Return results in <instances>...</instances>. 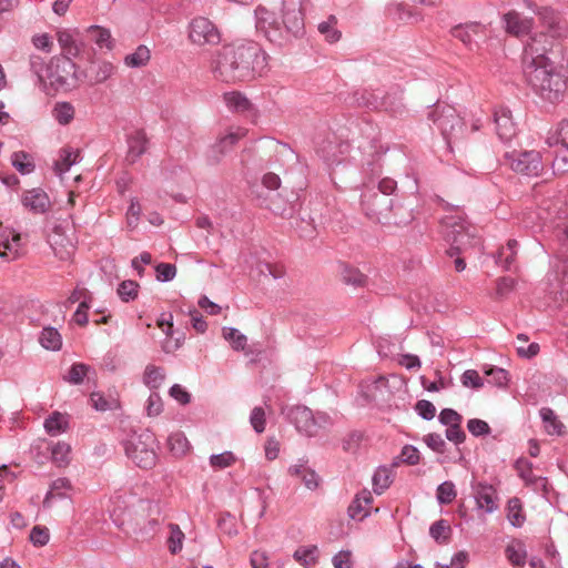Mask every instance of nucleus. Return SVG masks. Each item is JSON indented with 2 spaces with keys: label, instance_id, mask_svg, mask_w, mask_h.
<instances>
[{
  "label": "nucleus",
  "instance_id": "f257e3e1",
  "mask_svg": "<svg viewBox=\"0 0 568 568\" xmlns=\"http://www.w3.org/2000/svg\"><path fill=\"white\" fill-rule=\"evenodd\" d=\"M551 42L542 33L529 38L524 48L523 70L527 83L541 100L556 103L567 90V77L549 57Z\"/></svg>",
  "mask_w": 568,
  "mask_h": 568
},
{
  "label": "nucleus",
  "instance_id": "f03ea898",
  "mask_svg": "<svg viewBox=\"0 0 568 568\" xmlns=\"http://www.w3.org/2000/svg\"><path fill=\"white\" fill-rule=\"evenodd\" d=\"M267 69V55L253 42H233L222 47L211 63L214 78L226 83L251 81Z\"/></svg>",
  "mask_w": 568,
  "mask_h": 568
},
{
  "label": "nucleus",
  "instance_id": "7ed1b4c3",
  "mask_svg": "<svg viewBox=\"0 0 568 568\" xmlns=\"http://www.w3.org/2000/svg\"><path fill=\"white\" fill-rule=\"evenodd\" d=\"M362 205L365 214L384 224H406L413 220L410 211L395 204L394 199L385 194L367 190L362 195Z\"/></svg>",
  "mask_w": 568,
  "mask_h": 568
},
{
  "label": "nucleus",
  "instance_id": "20e7f679",
  "mask_svg": "<svg viewBox=\"0 0 568 568\" xmlns=\"http://www.w3.org/2000/svg\"><path fill=\"white\" fill-rule=\"evenodd\" d=\"M440 227L444 239L450 243L447 253L452 257L480 244V239L476 236L473 227L458 215L443 217Z\"/></svg>",
  "mask_w": 568,
  "mask_h": 568
},
{
  "label": "nucleus",
  "instance_id": "39448f33",
  "mask_svg": "<svg viewBox=\"0 0 568 568\" xmlns=\"http://www.w3.org/2000/svg\"><path fill=\"white\" fill-rule=\"evenodd\" d=\"M128 458L138 467L150 469L158 460V443L155 435L150 430L132 434L124 444Z\"/></svg>",
  "mask_w": 568,
  "mask_h": 568
},
{
  "label": "nucleus",
  "instance_id": "423d86ee",
  "mask_svg": "<svg viewBox=\"0 0 568 568\" xmlns=\"http://www.w3.org/2000/svg\"><path fill=\"white\" fill-rule=\"evenodd\" d=\"M287 419L294 424L297 432L306 436H315L321 428L331 424V418L326 413L313 412L306 406H294L287 410L283 409Z\"/></svg>",
  "mask_w": 568,
  "mask_h": 568
},
{
  "label": "nucleus",
  "instance_id": "0eeeda50",
  "mask_svg": "<svg viewBox=\"0 0 568 568\" xmlns=\"http://www.w3.org/2000/svg\"><path fill=\"white\" fill-rule=\"evenodd\" d=\"M68 230L69 216H52L48 222V243L54 255L60 260H68L70 257Z\"/></svg>",
  "mask_w": 568,
  "mask_h": 568
},
{
  "label": "nucleus",
  "instance_id": "6e6552de",
  "mask_svg": "<svg viewBox=\"0 0 568 568\" xmlns=\"http://www.w3.org/2000/svg\"><path fill=\"white\" fill-rule=\"evenodd\" d=\"M429 116L440 130L448 145L452 140L458 138L459 133L463 131L464 122L456 110L452 106H443L440 111L439 106H437L429 113Z\"/></svg>",
  "mask_w": 568,
  "mask_h": 568
},
{
  "label": "nucleus",
  "instance_id": "1a4fd4ad",
  "mask_svg": "<svg viewBox=\"0 0 568 568\" xmlns=\"http://www.w3.org/2000/svg\"><path fill=\"white\" fill-rule=\"evenodd\" d=\"M505 160L513 171L527 176H537L542 170L541 156L537 151L507 152Z\"/></svg>",
  "mask_w": 568,
  "mask_h": 568
},
{
  "label": "nucleus",
  "instance_id": "9d476101",
  "mask_svg": "<svg viewBox=\"0 0 568 568\" xmlns=\"http://www.w3.org/2000/svg\"><path fill=\"white\" fill-rule=\"evenodd\" d=\"M470 489L478 511L493 514L498 510L499 497L497 489L491 484L473 478Z\"/></svg>",
  "mask_w": 568,
  "mask_h": 568
},
{
  "label": "nucleus",
  "instance_id": "9b49d317",
  "mask_svg": "<svg viewBox=\"0 0 568 568\" xmlns=\"http://www.w3.org/2000/svg\"><path fill=\"white\" fill-rule=\"evenodd\" d=\"M189 38L197 45L220 43L221 34L216 26L207 18L196 17L189 26Z\"/></svg>",
  "mask_w": 568,
  "mask_h": 568
},
{
  "label": "nucleus",
  "instance_id": "f8f14e48",
  "mask_svg": "<svg viewBox=\"0 0 568 568\" xmlns=\"http://www.w3.org/2000/svg\"><path fill=\"white\" fill-rule=\"evenodd\" d=\"M524 4L535 14H537L544 27L548 29V33L546 34L549 41L552 43L551 39L561 38L566 34V28L560 24L557 13L548 7H538L532 3L530 0H524Z\"/></svg>",
  "mask_w": 568,
  "mask_h": 568
},
{
  "label": "nucleus",
  "instance_id": "ddd939ff",
  "mask_svg": "<svg viewBox=\"0 0 568 568\" xmlns=\"http://www.w3.org/2000/svg\"><path fill=\"white\" fill-rule=\"evenodd\" d=\"M256 30L263 33L271 42L280 43L283 39L282 22H278L274 13L264 7L255 10Z\"/></svg>",
  "mask_w": 568,
  "mask_h": 568
},
{
  "label": "nucleus",
  "instance_id": "4468645a",
  "mask_svg": "<svg viewBox=\"0 0 568 568\" xmlns=\"http://www.w3.org/2000/svg\"><path fill=\"white\" fill-rule=\"evenodd\" d=\"M283 32L298 36L304 30V18L302 12V1L291 0L287 6L283 1Z\"/></svg>",
  "mask_w": 568,
  "mask_h": 568
},
{
  "label": "nucleus",
  "instance_id": "2eb2a0df",
  "mask_svg": "<svg viewBox=\"0 0 568 568\" xmlns=\"http://www.w3.org/2000/svg\"><path fill=\"white\" fill-rule=\"evenodd\" d=\"M246 132L243 128H231L211 146L209 160L212 163H217L222 155L246 135Z\"/></svg>",
  "mask_w": 568,
  "mask_h": 568
},
{
  "label": "nucleus",
  "instance_id": "dca6fc26",
  "mask_svg": "<svg viewBox=\"0 0 568 568\" xmlns=\"http://www.w3.org/2000/svg\"><path fill=\"white\" fill-rule=\"evenodd\" d=\"M496 133L503 142L510 141L517 134V125L513 120L511 111L506 106H497L494 110Z\"/></svg>",
  "mask_w": 568,
  "mask_h": 568
},
{
  "label": "nucleus",
  "instance_id": "f3484780",
  "mask_svg": "<svg viewBox=\"0 0 568 568\" xmlns=\"http://www.w3.org/2000/svg\"><path fill=\"white\" fill-rule=\"evenodd\" d=\"M452 36L473 49L486 37V27L479 22H467L453 28Z\"/></svg>",
  "mask_w": 568,
  "mask_h": 568
},
{
  "label": "nucleus",
  "instance_id": "a211bd4d",
  "mask_svg": "<svg viewBox=\"0 0 568 568\" xmlns=\"http://www.w3.org/2000/svg\"><path fill=\"white\" fill-rule=\"evenodd\" d=\"M503 21L508 33L523 37L528 34L534 27V19L526 17L516 10H511L504 14Z\"/></svg>",
  "mask_w": 568,
  "mask_h": 568
},
{
  "label": "nucleus",
  "instance_id": "6ab92c4d",
  "mask_svg": "<svg viewBox=\"0 0 568 568\" xmlns=\"http://www.w3.org/2000/svg\"><path fill=\"white\" fill-rule=\"evenodd\" d=\"M223 101L231 112L245 115H255L256 113L253 103L239 91L225 92Z\"/></svg>",
  "mask_w": 568,
  "mask_h": 568
},
{
  "label": "nucleus",
  "instance_id": "aec40b11",
  "mask_svg": "<svg viewBox=\"0 0 568 568\" xmlns=\"http://www.w3.org/2000/svg\"><path fill=\"white\" fill-rule=\"evenodd\" d=\"M22 204L34 213H44L50 206V200L42 189L36 187L23 193Z\"/></svg>",
  "mask_w": 568,
  "mask_h": 568
},
{
  "label": "nucleus",
  "instance_id": "412c9836",
  "mask_svg": "<svg viewBox=\"0 0 568 568\" xmlns=\"http://www.w3.org/2000/svg\"><path fill=\"white\" fill-rule=\"evenodd\" d=\"M19 233L9 232L0 235V257L16 260L19 256L21 246Z\"/></svg>",
  "mask_w": 568,
  "mask_h": 568
},
{
  "label": "nucleus",
  "instance_id": "4be33fe9",
  "mask_svg": "<svg viewBox=\"0 0 568 568\" xmlns=\"http://www.w3.org/2000/svg\"><path fill=\"white\" fill-rule=\"evenodd\" d=\"M373 501L372 494L368 490H364L356 495L355 499L348 507V515L352 519L363 520L369 514V505Z\"/></svg>",
  "mask_w": 568,
  "mask_h": 568
},
{
  "label": "nucleus",
  "instance_id": "5701e85b",
  "mask_svg": "<svg viewBox=\"0 0 568 568\" xmlns=\"http://www.w3.org/2000/svg\"><path fill=\"white\" fill-rule=\"evenodd\" d=\"M151 60V50L145 44H140L131 53L123 58V63L130 69H140L149 64Z\"/></svg>",
  "mask_w": 568,
  "mask_h": 568
},
{
  "label": "nucleus",
  "instance_id": "b1692460",
  "mask_svg": "<svg viewBox=\"0 0 568 568\" xmlns=\"http://www.w3.org/2000/svg\"><path fill=\"white\" fill-rule=\"evenodd\" d=\"M539 415L548 435L561 436L565 433V425L551 408L542 407Z\"/></svg>",
  "mask_w": 568,
  "mask_h": 568
},
{
  "label": "nucleus",
  "instance_id": "393cba45",
  "mask_svg": "<svg viewBox=\"0 0 568 568\" xmlns=\"http://www.w3.org/2000/svg\"><path fill=\"white\" fill-rule=\"evenodd\" d=\"M44 429L50 436H58L69 428V416L59 412H53L44 420Z\"/></svg>",
  "mask_w": 568,
  "mask_h": 568
},
{
  "label": "nucleus",
  "instance_id": "a878e982",
  "mask_svg": "<svg viewBox=\"0 0 568 568\" xmlns=\"http://www.w3.org/2000/svg\"><path fill=\"white\" fill-rule=\"evenodd\" d=\"M165 381V371L160 366L149 364L143 373V384L151 390L156 392Z\"/></svg>",
  "mask_w": 568,
  "mask_h": 568
},
{
  "label": "nucleus",
  "instance_id": "bb28decb",
  "mask_svg": "<svg viewBox=\"0 0 568 568\" xmlns=\"http://www.w3.org/2000/svg\"><path fill=\"white\" fill-rule=\"evenodd\" d=\"M84 384L88 389L95 387V371L85 364H73V385Z\"/></svg>",
  "mask_w": 568,
  "mask_h": 568
},
{
  "label": "nucleus",
  "instance_id": "cd10ccee",
  "mask_svg": "<svg viewBox=\"0 0 568 568\" xmlns=\"http://www.w3.org/2000/svg\"><path fill=\"white\" fill-rule=\"evenodd\" d=\"M116 72V67L110 61H100L91 67L89 79L92 83H103Z\"/></svg>",
  "mask_w": 568,
  "mask_h": 568
},
{
  "label": "nucleus",
  "instance_id": "c85d7f7f",
  "mask_svg": "<svg viewBox=\"0 0 568 568\" xmlns=\"http://www.w3.org/2000/svg\"><path fill=\"white\" fill-rule=\"evenodd\" d=\"M71 169V148L64 145L61 148L52 161L54 174L63 180V175Z\"/></svg>",
  "mask_w": 568,
  "mask_h": 568
},
{
  "label": "nucleus",
  "instance_id": "c756f323",
  "mask_svg": "<svg viewBox=\"0 0 568 568\" xmlns=\"http://www.w3.org/2000/svg\"><path fill=\"white\" fill-rule=\"evenodd\" d=\"M129 145V158L132 161H135L139 156H141L148 146V139L143 131L133 132L128 139Z\"/></svg>",
  "mask_w": 568,
  "mask_h": 568
},
{
  "label": "nucleus",
  "instance_id": "7c9ffc66",
  "mask_svg": "<svg viewBox=\"0 0 568 568\" xmlns=\"http://www.w3.org/2000/svg\"><path fill=\"white\" fill-rule=\"evenodd\" d=\"M546 143L548 146H567L568 148V120L561 121L548 132Z\"/></svg>",
  "mask_w": 568,
  "mask_h": 568
},
{
  "label": "nucleus",
  "instance_id": "2f4dec72",
  "mask_svg": "<svg viewBox=\"0 0 568 568\" xmlns=\"http://www.w3.org/2000/svg\"><path fill=\"white\" fill-rule=\"evenodd\" d=\"M341 277L345 284L354 287H363L367 283V276L365 274L358 268L346 264L341 265Z\"/></svg>",
  "mask_w": 568,
  "mask_h": 568
},
{
  "label": "nucleus",
  "instance_id": "473e14b6",
  "mask_svg": "<svg viewBox=\"0 0 568 568\" xmlns=\"http://www.w3.org/2000/svg\"><path fill=\"white\" fill-rule=\"evenodd\" d=\"M88 32L90 33L92 41H94L100 49L105 48L110 51L114 48V40L110 30L99 26H91L88 29Z\"/></svg>",
  "mask_w": 568,
  "mask_h": 568
},
{
  "label": "nucleus",
  "instance_id": "72a5a7b5",
  "mask_svg": "<svg viewBox=\"0 0 568 568\" xmlns=\"http://www.w3.org/2000/svg\"><path fill=\"white\" fill-rule=\"evenodd\" d=\"M507 519L514 527H521L525 524L526 517L523 511V505L519 498L513 497L507 504Z\"/></svg>",
  "mask_w": 568,
  "mask_h": 568
},
{
  "label": "nucleus",
  "instance_id": "f704fd0d",
  "mask_svg": "<svg viewBox=\"0 0 568 568\" xmlns=\"http://www.w3.org/2000/svg\"><path fill=\"white\" fill-rule=\"evenodd\" d=\"M518 243L516 240H509L505 247H501L496 256V263L509 271L515 261Z\"/></svg>",
  "mask_w": 568,
  "mask_h": 568
},
{
  "label": "nucleus",
  "instance_id": "c9c22d12",
  "mask_svg": "<svg viewBox=\"0 0 568 568\" xmlns=\"http://www.w3.org/2000/svg\"><path fill=\"white\" fill-rule=\"evenodd\" d=\"M11 164L21 174H30L36 168L32 156L24 151L14 152L11 156Z\"/></svg>",
  "mask_w": 568,
  "mask_h": 568
},
{
  "label": "nucleus",
  "instance_id": "e433bc0d",
  "mask_svg": "<svg viewBox=\"0 0 568 568\" xmlns=\"http://www.w3.org/2000/svg\"><path fill=\"white\" fill-rule=\"evenodd\" d=\"M222 335L231 347L236 351H244L247 345V337L235 327H223Z\"/></svg>",
  "mask_w": 568,
  "mask_h": 568
},
{
  "label": "nucleus",
  "instance_id": "4c0bfd02",
  "mask_svg": "<svg viewBox=\"0 0 568 568\" xmlns=\"http://www.w3.org/2000/svg\"><path fill=\"white\" fill-rule=\"evenodd\" d=\"M168 444L171 453L175 456L185 455L191 447L186 436L181 432L171 434L168 438Z\"/></svg>",
  "mask_w": 568,
  "mask_h": 568
},
{
  "label": "nucleus",
  "instance_id": "58836bf2",
  "mask_svg": "<svg viewBox=\"0 0 568 568\" xmlns=\"http://www.w3.org/2000/svg\"><path fill=\"white\" fill-rule=\"evenodd\" d=\"M91 406L98 412H106L118 408V399L113 396L105 398L103 394L99 392H92L90 394Z\"/></svg>",
  "mask_w": 568,
  "mask_h": 568
},
{
  "label": "nucleus",
  "instance_id": "ea45409f",
  "mask_svg": "<svg viewBox=\"0 0 568 568\" xmlns=\"http://www.w3.org/2000/svg\"><path fill=\"white\" fill-rule=\"evenodd\" d=\"M71 447L68 443H57L51 447L52 462L58 467H67L70 464Z\"/></svg>",
  "mask_w": 568,
  "mask_h": 568
},
{
  "label": "nucleus",
  "instance_id": "a19ab883",
  "mask_svg": "<svg viewBox=\"0 0 568 568\" xmlns=\"http://www.w3.org/2000/svg\"><path fill=\"white\" fill-rule=\"evenodd\" d=\"M392 480V470L385 466L378 467L373 476L374 491L381 495L389 487Z\"/></svg>",
  "mask_w": 568,
  "mask_h": 568
},
{
  "label": "nucleus",
  "instance_id": "79ce46f5",
  "mask_svg": "<svg viewBox=\"0 0 568 568\" xmlns=\"http://www.w3.org/2000/svg\"><path fill=\"white\" fill-rule=\"evenodd\" d=\"M336 24V18L331 16L326 21L321 22L317 27L320 33L329 43L337 42L341 39V31L337 30Z\"/></svg>",
  "mask_w": 568,
  "mask_h": 568
},
{
  "label": "nucleus",
  "instance_id": "37998d69",
  "mask_svg": "<svg viewBox=\"0 0 568 568\" xmlns=\"http://www.w3.org/2000/svg\"><path fill=\"white\" fill-rule=\"evenodd\" d=\"M170 536L168 538V547L171 554L175 555L183 548L184 532L181 530L179 525L169 524Z\"/></svg>",
  "mask_w": 568,
  "mask_h": 568
},
{
  "label": "nucleus",
  "instance_id": "c03bdc74",
  "mask_svg": "<svg viewBox=\"0 0 568 568\" xmlns=\"http://www.w3.org/2000/svg\"><path fill=\"white\" fill-rule=\"evenodd\" d=\"M40 343L44 348L51 351H57L62 345L61 336L53 327L43 328L40 336Z\"/></svg>",
  "mask_w": 568,
  "mask_h": 568
},
{
  "label": "nucleus",
  "instance_id": "a18cd8bd",
  "mask_svg": "<svg viewBox=\"0 0 568 568\" xmlns=\"http://www.w3.org/2000/svg\"><path fill=\"white\" fill-rule=\"evenodd\" d=\"M484 373L488 377V379H487L488 384H491V385H495L498 387H504L509 382V374L504 368L490 366V367H486L484 369Z\"/></svg>",
  "mask_w": 568,
  "mask_h": 568
},
{
  "label": "nucleus",
  "instance_id": "49530a36",
  "mask_svg": "<svg viewBox=\"0 0 568 568\" xmlns=\"http://www.w3.org/2000/svg\"><path fill=\"white\" fill-rule=\"evenodd\" d=\"M318 548L316 546L301 547L294 552V558L305 567H310L317 561Z\"/></svg>",
  "mask_w": 568,
  "mask_h": 568
},
{
  "label": "nucleus",
  "instance_id": "de8ad7c7",
  "mask_svg": "<svg viewBox=\"0 0 568 568\" xmlns=\"http://www.w3.org/2000/svg\"><path fill=\"white\" fill-rule=\"evenodd\" d=\"M506 555H507L508 560L514 566L524 565L526 561V557H527L525 546L520 541L513 542L511 545H508L506 548Z\"/></svg>",
  "mask_w": 568,
  "mask_h": 568
},
{
  "label": "nucleus",
  "instance_id": "09e8293b",
  "mask_svg": "<svg viewBox=\"0 0 568 568\" xmlns=\"http://www.w3.org/2000/svg\"><path fill=\"white\" fill-rule=\"evenodd\" d=\"M528 342V336L525 334H518L517 335V353L520 357L524 358H531L536 356L539 353V345L537 343H531L528 346H526V343Z\"/></svg>",
  "mask_w": 568,
  "mask_h": 568
},
{
  "label": "nucleus",
  "instance_id": "8fccbe9b",
  "mask_svg": "<svg viewBox=\"0 0 568 568\" xmlns=\"http://www.w3.org/2000/svg\"><path fill=\"white\" fill-rule=\"evenodd\" d=\"M122 503L123 501L121 500V496H116L111 499L112 507L109 508V513L113 523L119 527L126 524L128 520L125 518V514H130V510L126 507L122 509Z\"/></svg>",
  "mask_w": 568,
  "mask_h": 568
},
{
  "label": "nucleus",
  "instance_id": "3c124183",
  "mask_svg": "<svg viewBox=\"0 0 568 568\" xmlns=\"http://www.w3.org/2000/svg\"><path fill=\"white\" fill-rule=\"evenodd\" d=\"M437 500L440 505H448L456 498V488L453 481H444L437 487Z\"/></svg>",
  "mask_w": 568,
  "mask_h": 568
},
{
  "label": "nucleus",
  "instance_id": "603ef678",
  "mask_svg": "<svg viewBox=\"0 0 568 568\" xmlns=\"http://www.w3.org/2000/svg\"><path fill=\"white\" fill-rule=\"evenodd\" d=\"M236 462V457L232 452H223L210 456V465L214 469H224L232 466Z\"/></svg>",
  "mask_w": 568,
  "mask_h": 568
},
{
  "label": "nucleus",
  "instance_id": "864d4df0",
  "mask_svg": "<svg viewBox=\"0 0 568 568\" xmlns=\"http://www.w3.org/2000/svg\"><path fill=\"white\" fill-rule=\"evenodd\" d=\"M69 488H70V481H69L68 478H58V479H55L52 483L51 489L48 493V495L45 496V499H44L43 504L45 506H49L52 498H54V497H63L65 495L64 490H68Z\"/></svg>",
  "mask_w": 568,
  "mask_h": 568
},
{
  "label": "nucleus",
  "instance_id": "5fc2aeb1",
  "mask_svg": "<svg viewBox=\"0 0 568 568\" xmlns=\"http://www.w3.org/2000/svg\"><path fill=\"white\" fill-rule=\"evenodd\" d=\"M139 284L134 281H123L118 287V294L124 302L133 301L138 296Z\"/></svg>",
  "mask_w": 568,
  "mask_h": 568
},
{
  "label": "nucleus",
  "instance_id": "6e6d98bb",
  "mask_svg": "<svg viewBox=\"0 0 568 568\" xmlns=\"http://www.w3.org/2000/svg\"><path fill=\"white\" fill-rule=\"evenodd\" d=\"M156 280L162 283L172 281L176 275V267L174 264L160 263L155 266Z\"/></svg>",
  "mask_w": 568,
  "mask_h": 568
},
{
  "label": "nucleus",
  "instance_id": "4d7b16f0",
  "mask_svg": "<svg viewBox=\"0 0 568 568\" xmlns=\"http://www.w3.org/2000/svg\"><path fill=\"white\" fill-rule=\"evenodd\" d=\"M250 423L256 433H263L266 426L265 410L262 407H254L250 415Z\"/></svg>",
  "mask_w": 568,
  "mask_h": 568
},
{
  "label": "nucleus",
  "instance_id": "13d9d810",
  "mask_svg": "<svg viewBox=\"0 0 568 568\" xmlns=\"http://www.w3.org/2000/svg\"><path fill=\"white\" fill-rule=\"evenodd\" d=\"M559 150L556 153V156L552 161V169L558 173H567L568 172V148L567 146H558Z\"/></svg>",
  "mask_w": 568,
  "mask_h": 568
},
{
  "label": "nucleus",
  "instance_id": "bf43d9fd",
  "mask_svg": "<svg viewBox=\"0 0 568 568\" xmlns=\"http://www.w3.org/2000/svg\"><path fill=\"white\" fill-rule=\"evenodd\" d=\"M462 384L465 387L478 389L484 386V381L475 369H467L462 375Z\"/></svg>",
  "mask_w": 568,
  "mask_h": 568
},
{
  "label": "nucleus",
  "instance_id": "052dcab7",
  "mask_svg": "<svg viewBox=\"0 0 568 568\" xmlns=\"http://www.w3.org/2000/svg\"><path fill=\"white\" fill-rule=\"evenodd\" d=\"M50 538L49 529L42 526H34L30 532V541L37 546L41 547L48 544Z\"/></svg>",
  "mask_w": 568,
  "mask_h": 568
},
{
  "label": "nucleus",
  "instance_id": "680f3d73",
  "mask_svg": "<svg viewBox=\"0 0 568 568\" xmlns=\"http://www.w3.org/2000/svg\"><path fill=\"white\" fill-rule=\"evenodd\" d=\"M438 419L446 427L455 426L463 422L462 415L452 408H444L439 413Z\"/></svg>",
  "mask_w": 568,
  "mask_h": 568
},
{
  "label": "nucleus",
  "instance_id": "e2e57ef3",
  "mask_svg": "<svg viewBox=\"0 0 568 568\" xmlns=\"http://www.w3.org/2000/svg\"><path fill=\"white\" fill-rule=\"evenodd\" d=\"M53 116L60 124H68L71 121V106L68 102H59L53 109Z\"/></svg>",
  "mask_w": 568,
  "mask_h": 568
},
{
  "label": "nucleus",
  "instance_id": "0e129e2a",
  "mask_svg": "<svg viewBox=\"0 0 568 568\" xmlns=\"http://www.w3.org/2000/svg\"><path fill=\"white\" fill-rule=\"evenodd\" d=\"M467 429L476 437L488 435L490 433L489 425L485 420L478 418L469 419L467 423Z\"/></svg>",
  "mask_w": 568,
  "mask_h": 568
},
{
  "label": "nucleus",
  "instance_id": "69168bd1",
  "mask_svg": "<svg viewBox=\"0 0 568 568\" xmlns=\"http://www.w3.org/2000/svg\"><path fill=\"white\" fill-rule=\"evenodd\" d=\"M415 409L417 414L425 420H430L435 417L436 408L433 403L426 399H420L416 403Z\"/></svg>",
  "mask_w": 568,
  "mask_h": 568
},
{
  "label": "nucleus",
  "instance_id": "338daca9",
  "mask_svg": "<svg viewBox=\"0 0 568 568\" xmlns=\"http://www.w3.org/2000/svg\"><path fill=\"white\" fill-rule=\"evenodd\" d=\"M449 527L446 525L445 520H437L432 524L429 528V535L436 540L442 541L446 540L448 537Z\"/></svg>",
  "mask_w": 568,
  "mask_h": 568
},
{
  "label": "nucleus",
  "instance_id": "774afa93",
  "mask_svg": "<svg viewBox=\"0 0 568 568\" xmlns=\"http://www.w3.org/2000/svg\"><path fill=\"white\" fill-rule=\"evenodd\" d=\"M332 564L334 568H352V552L349 550H341L333 558Z\"/></svg>",
  "mask_w": 568,
  "mask_h": 568
}]
</instances>
